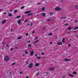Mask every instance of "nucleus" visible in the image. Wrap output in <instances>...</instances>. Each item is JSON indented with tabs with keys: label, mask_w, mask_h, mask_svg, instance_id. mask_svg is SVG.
Instances as JSON below:
<instances>
[{
	"label": "nucleus",
	"mask_w": 78,
	"mask_h": 78,
	"mask_svg": "<svg viewBox=\"0 0 78 78\" xmlns=\"http://www.w3.org/2000/svg\"><path fill=\"white\" fill-rule=\"evenodd\" d=\"M16 63H12V66H14V65H15V64H16Z\"/></svg>",
	"instance_id": "obj_36"
},
{
	"label": "nucleus",
	"mask_w": 78,
	"mask_h": 78,
	"mask_svg": "<svg viewBox=\"0 0 78 78\" xmlns=\"http://www.w3.org/2000/svg\"><path fill=\"white\" fill-rule=\"evenodd\" d=\"M70 41H72V39H70Z\"/></svg>",
	"instance_id": "obj_60"
},
{
	"label": "nucleus",
	"mask_w": 78,
	"mask_h": 78,
	"mask_svg": "<svg viewBox=\"0 0 78 78\" xmlns=\"http://www.w3.org/2000/svg\"><path fill=\"white\" fill-rule=\"evenodd\" d=\"M54 69H54V68H49V70H51V71L54 70Z\"/></svg>",
	"instance_id": "obj_14"
},
{
	"label": "nucleus",
	"mask_w": 78,
	"mask_h": 78,
	"mask_svg": "<svg viewBox=\"0 0 78 78\" xmlns=\"http://www.w3.org/2000/svg\"><path fill=\"white\" fill-rule=\"evenodd\" d=\"M32 15H33V14L32 13H30L28 14L27 16H31Z\"/></svg>",
	"instance_id": "obj_22"
},
{
	"label": "nucleus",
	"mask_w": 78,
	"mask_h": 78,
	"mask_svg": "<svg viewBox=\"0 0 78 78\" xmlns=\"http://www.w3.org/2000/svg\"><path fill=\"white\" fill-rule=\"evenodd\" d=\"M10 31L11 32H12V29H11Z\"/></svg>",
	"instance_id": "obj_50"
},
{
	"label": "nucleus",
	"mask_w": 78,
	"mask_h": 78,
	"mask_svg": "<svg viewBox=\"0 0 78 78\" xmlns=\"http://www.w3.org/2000/svg\"><path fill=\"white\" fill-rule=\"evenodd\" d=\"M77 21H75V23H76V22H77Z\"/></svg>",
	"instance_id": "obj_59"
},
{
	"label": "nucleus",
	"mask_w": 78,
	"mask_h": 78,
	"mask_svg": "<svg viewBox=\"0 0 78 78\" xmlns=\"http://www.w3.org/2000/svg\"><path fill=\"white\" fill-rule=\"evenodd\" d=\"M46 74H48V72L46 73Z\"/></svg>",
	"instance_id": "obj_57"
},
{
	"label": "nucleus",
	"mask_w": 78,
	"mask_h": 78,
	"mask_svg": "<svg viewBox=\"0 0 78 78\" xmlns=\"http://www.w3.org/2000/svg\"><path fill=\"white\" fill-rule=\"evenodd\" d=\"M31 12V11H30L29 12L28 11H26L24 12V14H29V13H30Z\"/></svg>",
	"instance_id": "obj_8"
},
{
	"label": "nucleus",
	"mask_w": 78,
	"mask_h": 78,
	"mask_svg": "<svg viewBox=\"0 0 78 78\" xmlns=\"http://www.w3.org/2000/svg\"><path fill=\"white\" fill-rule=\"evenodd\" d=\"M28 62H29V61H27L26 62V63H27V64H28Z\"/></svg>",
	"instance_id": "obj_42"
},
{
	"label": "nucleus",
	"mask_w": 78,
	"mask_h": 78,
	"mask_svg": "<svg viewBox=\"0 0 78 78\" xmlns=\"http://www.w3.org/2000/svg\"><path fill=\"white\" fill-rule=\"evenodd\" d=\"M29 78L28 76H27L26 78Z\"/></svg>",
	"instance_id": "obj_62"
},
{
	"label": "nucleus",
	"mask_w": 78,
	"mask_h": 78,
	"mask_svg": "<svg viewBox=\"0 0 78 78\" xmlns=\"http://www.w3.org/2000/svg\"><path fill=\"white\" fill-rule=\"evenodd\" d=\"M39 40H36V41H35L34 42L35 44H36V43H37V42H39Z\"/></svg>",
	"instance_id": "obj_19"
},
{
	"label": "nucleus",
	"mask_w": 78,
	"mask_h": 78,
	"mask_svg": "<svg viewBox=\"0 0 78 78\" xmlns=\"http://www.w3.org/2000/svg\"><path fill=\"white\" fill-rule=\"evenodd\" d=\"M50 19H48L47 20V22H50Z\"/></svg>",
	"instance_id": "obj_30"
},
{
	"label": "nucleus",
	"mask_w": 78,
	"mask_h": 78,
	"mask_svg": "<svg viewBox=\"0 0 78 78\" xmlns=\"http://www.w3.org/2000/svg\"><path fill=\"white\" fill-rule=\"evenodd\" d=\"M33 54H34V51H32L30 52V56H33Z\"/></svg>",
	"instance_id": "obj_6"
},
{
	"label": "nucleus",
	"mask_w": 78,
	"mask_h": 78,
	"mask_svg": "<svg viewBox=\"0 0 78 78\" xmlns=\"http://www.w3.org/2000/svg\"><path fill=\"white\" fill-rule=\"evenodd\" d=\"M30 42H31V41H30V40H29V41L28 42V43H30Z\"/></svg>",
	"instance_id": "obj_44"
},
{
	"label": "nucleus",
	"mask_w": 78,
	"mask_h": 78,
	"mask_svg": "<svg viewBox=\"0 0 78 78\" xmlns=\"http://www.w3.org/2000/svg\"><path fill=\"white\" fill-rule=\"evenodd\" d=\"M49 15L50 16H52V15H53V12H50L49 13Z\"/></svg>",
	"instance_id": "obj_13"
},
{
	"label": "nucleus",
	"mask_w": 78,
	"mask_h": 78,
	"mask_svg": "<svg viewBox=\"0 0 78 78\" xmlns=\"http://www.w3.org/2000/svg\"><path fill=\"white\" fill-rule=\"evenodd\" d=\"M42 14L43 17H45L46 14L45 13H42Z\"/></svg>",
	"instance_id": "obj_9"
},
{
	"label": "nucleus",
	"mask_w": 78,
	"mask_h": 78,
	"mask_svg": "<svg viewBox=\"0 0 78 78\" xmlns=\"http://www.w3.org/2000/svg\"><path fill=\"white\" fill-rule=\"evenodd\" d=\"M2 50H4V48H2Z\"/></svg>",
	"instance_id": "obj_61"
},
{
	"label": "nucleus",
	"mask_w": 78,
	"mask_h": 78,
	"mask_svg": "<svg viewBox=\"0 0 78 78\" xmlns=\"http://www.w3.org/2000/svg\"><path fill=\"white\" fill-rule=\"evenodd\" d=\"M37 59H41V58L40 57H37Z\"/></svg>",
	"instance_id": "obj_35"
},
{
	"label": "nucleus",
	"mask_w": 78,
	"mask_h": 78,
	"mask_svg": "<svg viewBox=\"0 0 78 78\" xmlns=\"http://www.w3.org/2000/svg\"><path fill=\"white\" fill-rule=\"evenodd\" d=\"M32 46V45H31V44H29L28 46V47H31Z\"/></svg>",
	"instance_id": "obj_18"
},
{
	"label": "nucleus",
	"mask_w": 78,
	"mask_h": 78,
	"mask_svg": "<svg viewBox=\"0 0 78 78\" xmlns=\"http://www.w3.org/2000/svg\"><path fill=\"white\" fill-rule=\"evenodd\" d=\"M25 53L26 54H27V55H28V51H26L25 52Z\"/></svg>",
	"instance_id": "obj_28"
},
{
	"label": "nucleus",
	"mask_w": 78,
	"mask_h": 78,
	"mask_svg": "<svg viewBox=\"0 0 78 78\" xmlns=\"http://www.w3.org/2000/svg\"><path fill=\"white\" fill-rule=\"evenodd\" d=\"M69 25V24H66L65 25V26H67V25Z\"/></svg>",
	"instance_id": "obj_45"
},
{
	"label": "nucleus",
	"mask_w": 78,
	"mask_h": 78,
	"mask_svg": "<svg viewBox=\"0 0 78 78\" xmlns=\"http://www.w3.org/2000/svg\"><path fill=\"white\" fill-rule=\"evenodd\" d=\"M20 74H22V73H23V72L21 71L20 72Z\"/></svg>",
	"instance_id": "obj_38"
},
{
	"label": "nucleus",
	"mask_w": 78,
	"mask_h": 78,
	"mask_svg": "<svg viewBox=\"0 0 78 78\" xmlns=\"http://www.w3.org/2000/svg\"><path fill=\"white\" fill-rule=\"evenodd\" d=\"M13 49H14V48H12L10 49L11 51H12V50H13Z\"/></svg>",
	"instance_id": "obj_43"
},
{
	"label": "nucleus",
	"mask_w": 78,
	"mask_h": 78,
	"mask_svg": "<svg viewBox=\"0 0 78 78\" xmlns=\"http://www.w3.org/2000/svg\"><path fill=\"white\" fill-rule=\"evenodd\" d=\"M55 10L57 11H61V8L58 7H57L55 8Z\"/></svg>",
	"instance_id": "obj_2"
},
{
	"label": "nucleus",
	"mask_w": 78,
	"mask_h": 78,
	"mask_svg": "<svg viewBox=\"0 0 78 78\" xmlns=\"http://www.w3.org/2000/svg\"><path fill=\"white\" fill-rule=\"evenodd\" d=\"M73 74H74V75H76V72H74L73 73Z\"/></svg>",
	"instance_id": "obj_23"
},
{
	"label": "nucleus",
	"mask_w": 78,
	"mask_h": 78,
	"mask_svg": "<svg viewBox=\"0 0 78 78\" xmlns=\"http://www.w3.org/2000/svg\"><path fill=\"white\" fill-rule=\"evenodd\" d=\"M69 76H71V77H74L73 75H69Z\"/></svg>",
	"instance_id": "obj_17"
},
{
	"label": "nucleus",
	"mask_w": 78,
	"mask_h": 78,
	"mask_svg": "<svg viewBox=\"0 0 78 78\" xmlns=\"http://www.w3.org/2000/svg\"><path fill=\"white\" fill-rule=\"evenodd\" d=\"M26 36H29V34L28 33H27V34H26Z\"/></svg>",
	"instance_id": "obj_32"
},
{
	"label": "nucleus",
	"mask_w": 78,
	"mask_h": 78,
	"mask_svg": "<svg viewBox=\"0 0 78 78\" xmlns=\"http://www.w3.org/2000/svg\"><path fill=\"white\" fill-rule=\"evenodd\" d=\"M70 32H71V31H69V32H68L67 33H70Z\"/></svg>",
	"instance_id": "obj_56"
},
{
	"label": "nucleus",
	"mask_w": 78,
	"mask_h": 78,
	"mask_svg": "<svg viewBox=\"0 0 78 78\" xmlns=\"http://www.w3.org/2000/svg\"><path fill=\"white\" fill-rule=\"evenodd\" d=\"M15 49H19V48H17V47H15Z\"/></svg>",
	"instance_id": "obj_40"
},
{
	"label": "nucleus",
	"mask_w": 78,
	"mask_h": 78,
	"mask_svg": "<svg viewBox=\"0 0 78 78\" xmlns=\"http://www.w3.org/2000/svg\"><path fill=\"white\" fill-rule=\"evenodd\" d=\"M17 10H15L14 11V13H17Z\"/></svg>",
	"instance_id": "obj_21"
},
{
	"label": "nucleus",
	"mask_w": 78,
	"mask_h": 78,
	"mask_svg": "<svg viewBox=\"0 0 78 78\" xmlns=\"http://www.w3.org/2000/svg\"><path fill=\"white\" fill-rule=\"evenodd\" d=\"M17 23L18 24H20V23H21V20H18Z\"/></svg>",
	"instance_id": "obj_10"
},
{
	"label": "nucleus",
	"mask_w": 78,
	"mask_h": 78,
	"mask_svg": "<svg viewBox=\"0 0 78 78\" xmlns=\"http://www.w3.org/2000/svg\"><path fill=\"white\" fill-rule=\"evenodd\" d=\"M37 39V37H36L35 38V39Z\"/></svg>",
	"instance_id": "obj_58"
},
{
	"label": "nucleus",
	"mask_w": 78,
	"mask_h": 78,
	"mask_svg": "<svg viewBox=\"0 0 78 78\" xmlns=\"http://www.w3.org/2000/svg\"><path fill=\"white\" fill-rule=\"evenodd\" d=\"M50 44H53V42H51Z\"/></svg>",
	"instance_id": "obj_53"
},
{
	"label": "nucleus",
	"mask_w": 78,
	"mask_h": 78,
	"mask_svg": "<svg viewBox=\"0 0 78 78\" xmlns=\"http://www.w3.org/2000/svg\"><path fill=\"white\" fill-rule=\"evenodd\" d=\"M8 46H9V44H7L6 45V47H8Z\"/></svg>",
	"instance_id": "obj_48"
},
{
	"label": "nucleus",
	"mask_w": 78,
	"mask_h": 78,
	"mask_svg": "<svg viewBox=\"0 0 78 78\" xmlns=\"http://www.w3.org/2000/svg\"><path fill=\"white\" fill-rule=\"evenodd\" d=\"M39 73H38L37 74V76H39Z\"/></svg>",
	"instance_id": "obj_41"
},
{
	"label": "nucleus",
	"mask_w": 78,
	"mask_h": 78,
	"mask_svg": "<svg viewBox=\"0 0 78 78\" xmlns=\"http://www.w3.org/2000/svg\"><path fill=\"white\" fill-rule=\"evenodd\" d=\"M39 66V64L38 63H36V64L35 65V66H36V67H37V66Z\"/></svg>",
	"instance_id": "obj_11"
},
{
	"label": "nucleus",
	"mask_w": 78,
	"mask_h": 78,
	"mask_svg": "<svg viewBox=\"0 0 78 78\" xmlns=\"http://www.w3.org/2000/svg\"><path fill=\"white\" fill-rule=\"evenodd\" d=\"M75 8L76 9H78V5H76L75 6Z\"/></svg>",
	"instance_id": "obj_26"
},
{
	"label": "nucleus",
	"mask_w": 78,
	"mask_h": 78,
	"mask_svg": "<svg viewBox=\"0 0 78 78\" xmlns=\"http://www.w3.org/2000/svg\"><path fill=\"white\" fill-rule=\"evenodd\" d=\"M67 18V17H61L60 18V19H66Z\"/></svg>",
	"instance_id": "obj_15"
},
{
	"label": "nucleus",
	"mask_w": 78,
	"mask_h": 78,
	"mask_svg": "<svg viewBox=\"0 0 78 78\" xmlns=\"http://www.w3.org/2000/svg\"><path fill=\"white\" fill-rule=\"evenodd\" d=\"M77 29H78V27L75 28L74 29V30H76Z\"/></svg>",
	"instance_id": "obj_31"
},
{
	"label": "nucleus",
	"mask_w": 78,
	"mask_h": 78,
	"mask_svg": "<svg viewBox=\"0 0 78 78\" xmlns=\"http://www.w3.org/2000/svg\"><path fill=\"white\" fill-rule=\"evenodd\" d=\"M57 45H62V43L61 42H58L57 43Z\"/></svg>",
	"instance_id": "obj_5"
},
{
	"label": "nucleus",
	"mask_w": 78,
	"mask_h": 78,
	"mask_svg": "<svg viewBox=\"0 0 78 78\" xmlns=\"http://www.w3.org/2000/svg\"><path fill=\"white\" fill-rule=\"evenodd\" d=\"M28 20H29V19H27V20H25L24 21V22H27V21H28Z\"/></svg>",
	"instance_id": "obj_33"
},
{
	"label": "nucleus",
	"mask_w": 78,
	"mask_h": 78,
	"mask_svg": "<svg viewBox=\"0 0 78 78\" xmlns=\"http://www.w3.org/2000/svg\"><path fill=\"white\" fill-rule=\"evenodd\" d=\"M34 33H35V31H33V32H32V34H34Z\"/></svg>",
	"instance_id": "obj_47"
},
{
	"label": "nucleus",
	"mask_w": 78,
	"mask_h": 78,
	"mask_svg": "<svg viewBox=\"0 0 78 78\" xmlns=\"http://www.w3.org/2000/svg\"><path fill=\"white\" fill-rule=\"evenodd\" d=\"M8 16L9 17H11L12 16V14L11 13H9L8 14Z\"/></svg>",
	"instance_id": "obj_12"
},
{
	"label": "nucleus",
	"mask_w": 78,
	"mask_h": 78,
	"mask_svg": "<svg viewBox=\"0 0 78 78\" xmlns=\"http://www.w3.org/2000/svg\"><path fill=\"white\" fill-rule=\"evenodd\" d=\"M22 37L20 36L19 38H18V39H22Z\"/></svg>",
	"instance_id": "obj_24"
},
{
	"label": "nucleus",
	"mask_w": 78,
	"mask_h": 78,
	"mask_svg": "<svg viewBox=\"0 0 78 78\" xmlns=\"http://www.w3.org/2000/svg\"><path fill=\"white\" fill-rule=\"evenodd\" d=\"M39 14H37V16H39Z\"/></svg>",
	"instance_id": "obj_64"
},
{
	"label": "nucleus",
	"mask_w": 78,
	"mask_h": 78,
	"mask_svg": "<svg viewBox=\"0 0 78 78\" xmlns=\"http://www.w3.org/2000/svg\"><path fill=\"white\" fill-rule=\"evenodd\" d=\"M45 8V7H43L42 8V10H44Z\"/></svg>",
	"instance_id": "obj_27"
},
{
	"label": "nucleus",
	"mask_w": 78,
	"mask_h": 78,
	"mask_svg": "<svg viewBox=\"0 0 78 78\" xmlns=\"http://www.w3.org/2000/svg\"><path fill=\"white\" fill-rule=\"evenodd\" d=\"M10 12H12V10H10L9 11Z\"/></svg>",
	"instance_id": "obj_52"
},
{
	"label": "nucleus",
	"mask_w": 78,
	"mask_h": 78,
	"mask_svg": "<svg viewBox=\"0 0 78 78\" xmlns=\"http://www.w3.org/2000/svg\"><path fill=\"white\" fill-rule=\"evenodd\" d=\"M4 14H6V12H5L4 13Z\"/></svg>",
	"instance_id": "obj_54"
},
{
	"label": "nucleus",
	"mask_w": 78,
	"mask_h": 78,
	"mask_svg": "<svg viewBox=\"0 0 78 78\" xmlns=\"http://www.w3.org/2000/svg\"><path fill=\"white\" fill-rule=\"evenodd\" d=\"M6 20H3L2 23V24H4L5 23H6Z\"/></svg>",
	"instance_id": "obj_4"
},
{
	"label": "nucleus",
	"mask_w": 78,
	"mask_h": 78,
	"mask_svg": "<svg viewBox=\"0 0 78 78\" xmlns=\"http://www.w3.org/2000/svg\"><path fill=\"white\" fill-rule=\"evenodd\" d=\"M53 34L51 33H50L49 34H48V36H51Z\"/></svg>",
	"instance_id": "obj_20"
},
{
	"label": "nucleus",
	"mask_w": 78,
	"mask_h": 78,
	"mask_svg": "<svg viewBox=\"0 0 78 78\" xmlns=\"http://www.w3.org/2000/svg\"><path fill=\"white\" fill-rule=\"evenodd\" d=\"M20 17H21V16H17V17H16V18H17V19H19V18H20Z\"/></svg>",
	"instance_id": "obj_29"
},
{
	"label": "nucleus",
	"mask_w": 78,
	"mask_h": 78,
	"mask_svg": "<svg viewBox=\"0 0 78 78\" xmlns=\"http://www.w3.org/2000/svg\"><path fill=\"white\" fill-rule=\"evenodd\" d=\"M41 3H37V5H41Z\"/></svg>",
	"instance_id": "obj_46"
},
{
	"label": "nucleus",
	"mask_w": 78,
	"mask_h": 78,
	"mask_svg": "<svg viewBox=\"0 0 78 78\" xmlns=\"http://www.w3.org/2000/svg\"><path fill=\"white\" fill-rule=\"evenodd\" d=\"M44 55V52H43L42 53V55Z\"/></svg>",
	"instance_id": "obj_49"
},
{
	"label": "nucleus",
	"mask_w": 78,
	"mask_h": 78,
	"mask_svg": "<svg viewBox=\"0 0 78 78\" xmlns=\"http://www.w3.org/2000/svg\"><path fill=\"white\" fill-rule=\"evenodd\" d=\"M68 30H69V31H71V27H69L68 28Z\"/></svg>",
	"instance_id": "obj_16"
},
{
	"label": "nucleus",
	"mask_w": 78,
	"mask_h": 78,
	"mask_svg": "<svg viewBox=\"0 0 78 78\" xmlns=\"http://www.w3.org/2000/svg\"><path fill=\"white\" fill-rule=\"evenodd\" d=\"M33 63L31 62L28 66V68H29L30 69H31V68H32L33 67Z\"/></svg>",
	"instance_id": "obj_1"
},
{
	"label": "nucleus",
	"mask_w": 78,
	"mask_h": 78,
	"mask_svg": "<svg viewBox=\"0 0 78 78\" xmlns=\"http://www.w3.org/2000/svg\"><path fill=\"white\" fill-rule=\"evenodd\" d=\"M5 59L6 61H8L9 60V58L8 56H6L5 58Z\"/></svg>",
	"instance_id": "obj_3"
},
{
	"label": "nucleus",
	"mask_w": 78,
	"mask_h": 78,
	"mask_svg": "<svg viewBox=\"0 0 78 78\" xmlns=\"http://www.w3.org/2000/svg\"><path fill=\"white\" fill-rule=\"evenodd\" d=\"M33 23H30L31 26H33Z\"/></svg>",
	"instance_id": "obj_34"
},
{
	"label": "nucleus",
	"mask_w": 78,
	"mask_h": 78,
	"mask_svg": "<svg viewBox=\"0 0 78 78\" xmlns=\"http://www.w3.org/2000/svg\"><path fill=\"white\" fill-rule=\"evenodd\" d=\"M35 56H36V57H37V55H35Z\"/></svg>",
	"instance_id": "obj_55"
},
{
	"label": "nucleus",
	"mask_w": 78,
	"mask_h": 78,
	"mask_svg": "<svg viewBox=\"0 0 78 78\" xmlns=\"http://www.w3.org/2000/svg\"><path fill=\"white\" fill-rule=\"evenodd\" d=\"M25 8V6H23V7H21V9H23V8Z\"/></svg>",
	"instance_id": "obj_37"
},
{
	"label": "nucleus",
	"mask_w": 78,
	"mask_h": 78,
	"mask_svg": "<svg viewBox=\"0 0 78 78\" xmlns=\"http://www.w3.org/2000/svg\"><path fill=\"white\" fill-rule=\"evenodd\" d=\"M71 45L70 44H68V47H70Z\"/></svg>",
	"instance_id": "obj_51"
},
{
	"label": "nucleus",
	"mask_w": 78,
	"mask_h": 78,
	"mask_svg": "<svg viewBox=\"0 0 78 78\" xmlns=\"http://www.w3.org/2000/svg\"><path fill=\"white\" fill-rule=\"evenodd\" d=\"M62 42L63 43H64V38H63V39H62Z\"/></svg>",
	"instance_id": "obj_25"
},
{
	"label": "nucleus",
	"mask_w": 78,
	"mask_h": 78,
	"mask_svg": "<svg viewBox=\"0 0 78 78\" xmlns=\"http://www.w3.org/2000/svg\"><path fill=\"white\" fill-rule=\"evenodd\" d=\"M25 56V55H24V54H23V56Z\"/></svg>",
	"instance_id": "obj_63"
},
{
	"label": "nucleus",
	"mask_w": 78,
	"mask_h": 78,
	"mask_svg": "<svg viewBox=\"0 0 78 78\" xmlns=\"http://www.w3.org/2000/svg\"><path fill=\"white\" fill-rule=\"evenodd\" d=\"M42 30H45V28H43Z\"/></svg>",
	"instance_id": "obj_39"
},
{
	"label": "nucleus",
	"mask_w": 78,
	"mask_h": 78,
	"mask_svg": "<svg viewBox=\"0 0 78 78\" xmlns=\"http://www.w3.org/2000/svg\"><path fill=\"white\" fill-rule=\"evenodd\" d=\"M70 59H68L67 58H65L64 59V61H70Z\"/></svg>",
	"instance_id": "obj_7"
}]
</instances>
